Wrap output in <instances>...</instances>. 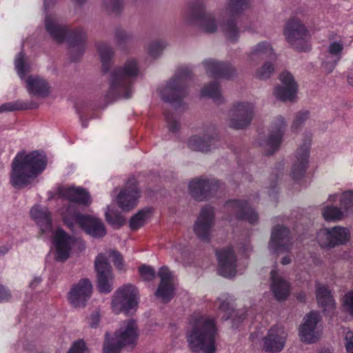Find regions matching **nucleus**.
<instances>
[{"label":"nucleus","instance_id":"1","mask_svg":"<svg viewBox=\"0 0 353 353\" xmlns=\"http://www.w3.org/2000/svg\"><path fill=\"white\" fill-rule=\"evenodd\" d=\"M187 23L197 26L206 33H214L220 27L226 39L234 42L239 37V30L234 19L229 16L223 17L216 21L213 14L206 12V5L203 0H194L190 5V11L183 14Z\"/></svg>","mask_w":353,"mask_h":353},{"label":"nucleus","instance_id":"2","mask_svg":"<svg viewBox=\"0 0 353 353\" xmlns=\"http://www.w3.org/2000/svg\"><path fill=\"white\" fill-rule=\"evenodd\" d=\"M11 167L10 183L15 188L22 189L31 185L45 170L46 158L37 151H21L13 159Z\"/></svg>","mask_w":353,"mask_h":353},{"label":"nucleus","instance_id":"3","mask_svg":"<svg viewBox=\"0 0 353 353\" xmlns=\"http://www.w3.org/2000/svg\"><path fill=\"white\" fill-rule=\"evenodd\" d=\"M139 74V63L134 58H128L122 65L113 68L109 74V88L104 96L105 100L111 102L119 98H130Z\"/></svg>","mask_w":353,"mask_h":353},{"label":"nucleus","instance_id":"4","mask_svg":"<svg viewBox=\"0 0 353 353\" xmlns=\"http://www.w3.org/2000/svg\"><path fill=\"white\" fill-rule=\"evenodd\" d=\"M190 326L187 337L191 350L194 352L201 350L203 353H214V336L216 332L214 320L208 316L194 315L191 318Z\"/></svg>","mask_w":353,"mask_h":353},{"label":"nucleus","instance_id":"5","mask_svg":"<svg viewBox=\"0 0 353 353\" xmlns=\"http://www.w3.org/2000/svg\"><path fill=\"white\" fill-rule=\"evenodd\" d=\"M139 332L137 323L133 320L123 321L115 332L114 336L105 334L103 353H119L125 346L137 343Z\"/></svg>","mask_w":353,"mask_h":353},{"label":"nucleus","instance_id":"6","mask_svg":"<svg viewBox=\"0 0 353 353\" xmlns=\"http://www.w3.org/2000/svg\"><path fill=\"white\" fill-rule=\"evenodd\" d=\"M63 221L70 230H74L77 227H80L94 238L103 237L106 234L104 225L100 219L77 212L74 205H70L63 213Z\"/></svg>","mask_w":353,"mask_h":353},{"label":"nucleus","instance_id":"7","mask_svg":"<svg viewBox=\"0 0 353 353\" xmlns=\"http://www.w3.org/2000/svg\"><path fill=\"white\" fill-rule=\"evenodd\" d=\"M190 77V71L186 66L177 69L174 76L159 88L161 99L171 103L180 101L185 95V82Z\"/></svg>","mask_w":353,"mask_h":353},{"label":"nucleus","instance_id":"8","mask_svg":"<svg viewBox=\"0 0 353 353\" xmlns=\"http://www.w3.org/2000/svg\"><path fill=\"white\" fill-rule=\"evenodd\" d=\"M283 34L288 43L295 50L305 52L310 49L308 31L299 19L292 17L288 21Z\"/></svg>","mask_w":353,"mask_h":353},{"label":"nucleus","instance_id":"9","mask_svg":"<svg viewBox=\"0 0 353 353\" xmlns=\"http://www.w3.org/2000/svg\"><path fill=\"white\" fill-rule=\"evenodd\" d=\"M137 290L132 285L126 284L119 288L112 297V311L115 314L122 312L130 314L137 305Z\"/></svg>","mask_w":353,"mask_h":353},{"label":"nucleus","instance_id":"10","mask_svg":"<svg viewBox=\"0 0 353 353\" xmlns=\"http://www.w3.org/2000/svg\"><path fill=\"white\" fill-rule=\"evenodd\" d=\"M254 114V105L248 101L234 103L229 112L228 125L234 129H243L251 123Z\"/></svg>","mask_w":353,"mask_h":353},{"label":"nucleus","instance_id":"11","mask_svg":"<svg viewBox=\"0 0 353 353\" xmlns=\"http://www.w3.org/2000/svg\"><path fill=\"white\" fill-rule=\"evenodd\" d=\"M350 238V231L342 226L323 228L316 234V240L321 248H332L346 244Z\"/></svg>","mask_w":353,"mask_h":353},{"label":"nucleus","instance_id":"12","mask_svg":"<svg viewBox=\"0 0 353 353\" xmlns=\"http://www.w3.org/2000/svg\"><path fill=\"white\" fill-rule=\"evenodd\" d=\"M286 126V121L283 117L278 116L273 119L270 125L269 136L261 143V146L266 154H272L279 150Z\"/></svg>","mask_w":353,"mask_h":353},{"label":"nucleus","instance_id":"13","mask_svg":"<svg viewBox=\"0 0 353 353\" xmlns=\"http://www.w3.org/2000/svg\"><path fill=\"white\" fill-rule=\"evenodd\" d=\"M214 221V209L209 205L202 208L193 225V231L196 236L202 241H209Z\"/></svg>","mask_w":353,"mask_h":353},{"label":"nucleus","instance_id":"14","mask_svg":"<svg viewBox=\"0 0 353 353\" xmlns=\"http://www.w3.org/2000/svg\"><path fill=\"white\" fill-rule=\"evenodd\" d=\"M310 138H307L295 151L292 157L290 174L294 179L302 177L309 163Z\"/></svg>","mask_w":353,"mask_h":353},{"label":"nucleus","instance_id":"15","mask_svg":"<svg viewBox=\"0 0 353 353\" xmlns=\"http://www.w3.org/2000/svg\"><path fill=\"white\" fill-rule=\"evenodd\" d=\"M95 268L97 272V287L102 293H109L113 287V274L107 257L99 254L95 259Z\"/></svg>","mask_w":353,"mask_h":353},{"label":"nucleus","instance_id":"16","mask_svg":"<svg viewBox=\"0 0 353 353\" xmlns=\"http://www.w3.org/2000/svg\"><path fill=\"white\" fill-rule=\"evenodd\" d=\"M92 285L88 279H81L68 292V299L74 307H83L91 297Z\"/></svg>","mask_w":353,"mask_h":353},{"label":"nucleus","instance_id":"17","mask_svg":"<svg viewBox=\"0 0 353 353\" xmlns=\"http://www.w3.org/2000/svg\"><path fill=\"white\" fill-rule=\"evenodd\" d=\"M220 188L219 183L214 179H194L189 183L191 194L198 200L206 199L216 193Z\"/></svg>","mask_w":353,"mask_h":353},{"label":"nucleus","instance_id":"18","mask_svg":"<svg viewBox=\"0 0 353 353\" xmlns=\"http://www.w3.org/2000/svg\"><path fill=\"white\" fill-rule=\"evenodd\" d=\"M292 242L289 230L283 226L275 227L272 232L269 250L276 254L288 252L291 249Z\"/></svg>","mask_w":353,"mask_h":353},{"label":"nucleus","instance_id":"19","mask_svg":"<svg viewBox=\"0 0 353 353\" xmlns=\"http://www.w3.org/2000/svg\"><path fill=\"white\" fill-rule=\"evenodd\" d=\"M319 315L317 312H312L307 314L299 327L301 340L307 343H314L319 338L321 333L317 327Z\"/></svg>","mask_w":353,"mask_h":353},{"label":"nucleus","instance_id":"20","mask_svg":"<svg viewBox=\"0 0 353 353\" xmlns=\"http://www.w3.org/2000/svg\"><path fill=\"white\" fill-rule=\"evenodd\" d=\"M281 85L274 88V95L283 101H292L294 99L297 92V85L291 73L285 71L280 74Z\"/></svg>","mask_w":353,"mask_h":353},{"label":"nucleus","instance_id":"21","mask_svg":"<svg viewBox=\"0 0 353 353\" xmlns=\"http://www.w3.org/2000/svg\"><path fill=\"white\" fill-rule=\"evenodd\" d=\"M288 334L283 327L273 326L263 338V347L268 352H279L285 344Z\"/></svg>","mask_w":353,"mask_h":353},{"label":"nucleus","instance_id":"22","mask_svg":"<svg viewBox=\"0 0 353 353\" xmlns=\"http://www.w3.org/2000/svg\"><path fill=\"white\" fill-rule=\"evenodd\" d=\"M75 241L74 237L68 235L62 229H57L53 236V243L57 251V259L59 261L66 260L70 256Z\"/></svg>","mask_w":353,"mask_h":353},{"label":"nucleus","instance_id":"23","mask_svg":"<svg viewBox=\"0 0 353 353\" xmlns=\"http://www.w3.org/2000/svg\"><path fill=\"white\" fill-rule=\"evenodd\" d=\"M225 209L228 212L234 215L237 219L247 220L250 223H254L258 220L257 214L245 201H230L225 203Z\"/></svg>","mask_w":353,"mask_h":353},{"label":"nucleus","instance_id":"24","mask_svg":"<svg viewBox=\"0 0 353 353\" xmlns=\"http://www.w3.org/2000/svg\"><path fill=\"white\" fill-rule=\"evenodd\" d=\"M59 194L61 197L70 202L67 205V207L62 209L61 214L63 217V213L66 212L67 209L70 205H74L76 209V212H79L77 209L76 203L89 205L91 203L89 194L81 188H63L59 190Z\"/></svg>","mask_w":353,"mask_h":353},{"label":"nucleus","instance_id":"25","mask_svg":"<svg viewBox=\"0 0 353 353\" xmlns=\"http://www.w3.org/2000/svg\"><path fill=\"white\" fill-rule=\"evenodd\" d=\"M158 275L161 279V282L155 294L163 302H168L174 294V276L165 266L160 268Z\"/></svg>","mask_w":353,"mask_h":353},{"label":"nucleus","instance_id":"26","mask_svg":"<svg viewBox=\"0 0 353 353\" xmlns=\"http://www.w3.org/2000/svg\"><path fill=\"white\" fill-rule=\"evenodd\" d=\"M219 274L224 277L230 278L235 276L236 272V257L230 248L221 250L216 252Z\"/></svg>","mask_w":353,"mask_h":353},{"label":"nucleus","instance_id":"27","mask_svg":"<svg viewBox=\"0 0 353 353\" xmlns=\"http://www.w3.org/2000/svg\"><path fill=\"white\" fill-rule=\"evenodd\" d=\"M206 72L215 78L229 79L236 74L235 69L228 63L209 59L203 62Z\"/></svg>","mask_w":353,"mask_h":353},{"label":"nucleus","instance_id":"28","mask_svg":"<svg viewBox=\"0 0 353 353\" xmlns=\"http://www.w3.org/2000/svg\"><path fill=\"white\" fill-rule=\"evenodd\" d=\"M139 197L138 188L133 183L132 187L128 185L124 190L119 192L117 201L123 210L129 211L137 205Z\"/></svg>","mask_w":353,"mask_h":353},{"label":"nucleus","instance_id":"29","mask_svg":"<svg viewBox=\"0 0 353 353\" xmlns=\"http://www.w3.org/2000/svg\"><path fill=\"white\" fill-rule=\"evenodd\" d=\"M30 216L42 233L51 230L52 216L46 207L40 205H34L30 210Z\"/></svg>","mask_w":353,"mask_h":353},{"label":"nucleus","instance_id":"30","mask_svg":"<svg viewBox=\"0 0 353 353\" xmlns=\"http://www.w3.org/2000/svg\"><path fill=\"white\" fill-rule=\"evenodd\" d=\"M276 59V54L272 45L268 41H262L253 46L248 53V61L256 62L261 59Z\"/></svg>","mask_w":353,"mask_h":353},{"label":"nucleus","instance_id":"31","mask_svg":"<svg viewBox=\"0 0 353 353\" xmlns=\"http://www.w3.org/2000/svg\"><path fill=\"white\" fill-rule=\"evenodd\" d=\"M26 89L30 94L46 97L50 94V86L44 79L38 76H29L26 80Z\"/></svg>","mask_w":353,"mask_h":353},{"label":"nucleus","instance_id":"32","mask_svg":"<svg viewBox=\"0 0 353 353\" xmlns=\"http://www.w3.org/2000/svg\"><path fill=\"white\" fill-rule=\"evenodd\" d=\"M271 290L277 300H283L290 293L289 283L279 276L276 270L271 271Z\"/></svg>","mask_w":353,"mask_h":353},{"label":"nucleus","instance_id":"33","mask_svg":"<svg viewBox=\"0 0 353 353\" xmlns=\"http://www.w3.org/2000/svg\"><path fill=\"white\" fill-rule=\"evenodd\" d=\"M45 25L47 32L55 41L61 43L64 41L68 33V29L60 24L54 17L47 16Z\"/></svg>","mask_w":353,"mask_h":353},{"label":"nucleus","instance_id":"34","mask_svg":"<svg viewBox=\"0 0 353 353\" xmlns=\"http://www.w3.org/2000/svg\"><path fill=\"white\" fill-rule=\"evenodd\" d=\"M211 134H204L203 136H193L190 138L188 145V147L195 151L208 152L215 141V133L211 130Z\"/></svg>","mask_w":353,"mask_h":353},{"label":"nucleus","instance_id":"35","mask_svg":"<svg viewBox=\"0 0 353 353\" xmlns=\"http://www.w3.org/2000/svg\"><path fill=\"white\" fill-rule=\"evenodd\" d=\"M316 296L319 305L323 307L325 311H332L335 307V301L331 294L330 290L324 285L316 284Z\"/></svg>","mask_w":353,"mask_h":353},{"label":"nucleus","instance_id":"36","mask_svg":"<svg viewBox=\"0 0 353 353\" xmlns=\"http://www.w3.org/2000/svg\"><path fill=\"white\" fill-rule=\"evenodd\" d=\"M250 6L251 0H228L226 6L221 12V16H229L233 19Z\"/></svg>","mask_w":353,"mask_h":353},{"label":"nucleus","instance_id":"37","mask_svg":"<svg viewBox=\"0 0 353 353\" xmlns=\"http://www.w3.org/2000/svg\"><path fill=\"white\" fill-rule=\"evenodd\" d=\"M330 203L339 201L340 206L345 214H353V192L346 191L341 193H336L329 196Z\"/></svg>","mask_w":353,"mask_h":353},{"label":"nucleus","instance_id":"38","mask_svg":"<svg viewBox=\"0 0 353 353\" xmlns=\"http://www.w3.org/2000/svg\"><path fill=\"white\" fill-rule=\"evenodd\" d=\"M97 50L102 63L103 69L104 71L107 72L109 70L112 59L114 57V50L111 46L105 42L98 43L97 44Z\"/></svg>","mask_w":353,"mask_h":353},{"label":"nucleus","instance_id":"39","mask_svg":"<svg viewBox=\"0 0 353 353\" xmlns=\"http://www.w3.org/2000/svg\"><path fill=\"white\" fill-rule=\"evenodd\" d=\"M232 302V297L228 294H222L216 301L215 306L218 308V315L221 316L223 320L230 318L233 312Z\"/></svg>","mask_w":353,"mask_h":353},{"label":"nucleus","instance_id":"40","mask_svg":"<svg viewBox=\"0 0 353 353\" xmlns=\"http://www.w3.org/2000/svg\"><path fill=\"white\" fill-rule=\"evenodd\" d=\"M86 38L85 30L82 28H77L72 31L69 38V42L73 48L77 47L82 50L85 47Z\"/></svg>","mask_w":353,"mask_h":353},{"label":"nucleus","instance_id":"41","mask_svg":"<svg viewBox=\"0 0 353 353\" xmlns=\"http://www.w3.org/2000/svg\"><path fill=\"white\" fill-rule=\"evenodd\" d=\"M201 94L202 96L212 98L214 101L217 103H219L223 101L220 88L216 83H212L205 85L201 90Z\"/></svg>","mask_w":353,"mask_h":353},{"label":"nucleus","instance_id":"42","mask_svg":"<svg viewBox=\"0 0 353 353\" xmlns=\"http://www.w3.org/2000/svg\"><path fill=\"white\" fill-rule=\"evenodd\" d=\"M345 212L340 208L334 206H326L322 210V215L326 221H336L344 216Z\"/></svg>","mask_w":353,"mask_h":353},{"label":"nucleus","instance_id":"43","mask_svg":"<svg viewBox=\"0 0 353 353\" xmlns=\"http://www.w3.org/2000/svg\"><path fill=\"white\" fill-rule=\"evenodd\" d=\"M150 210H143L133 216L130 221V226L132 230H137L142 227L149 217Z\"/></svg>","mask_w":353,"mask_h":353},{"label":"nucleus","instance_id":"44","mask_svg":"<svg viewBox=\"0 0 353 353\" xmlns=\"http://www.w3.org/2000/svg\"><path fill=\"white\" fill-rule=\"evenodd\" d=\"M274 71V67L271 61L264 63L255 72V77L261 80L269 79Z\"/></svg>","mask_w":353,"mask_h":353},{"label":"nucleus","instance_id":"45","mask_svg":"<svg viewBox=\"0 0 353 353\" xmlns=\"http://www.w3.org/2000/svg\"><path fill=\"white\" fill-rule=\"evenodd\" d=\"M167 45V42L164 40L154 41L148 45V52L151 57H156L161 53Z\"/></svg>","mask_w":353,"mask_h":353},{"label":"nucleus","instance_id":"46","mask_svg":"<svg viewBox=\"0 0 353 353\" xmlns=\"http://www.w3.org/2000/svg\"><path fill=\"white\" fill-rule=\"evenodd\" d=\"M28 108H30V107L27 103L22 101H17L14 102H9L2 104L0 106V113L19 110H26Z\"/></svg>","mask_w":353,"mask_h":353},{"label":"nucleus","instance_id":"47","mask_svg":"<svg viewBox=\"0 0 353 353\" xmlns=\"http://www.w3.org/2000/svg\"><path fill=\"white\" fill-rule=\"evenodd\" d=\"M105 215L107 221L112 225L121 226L125 222L123 216L119 214L112 212L110 207H108Z\"/></svg>","mask_w":353,"mask_h":353},{"label":"nucleus","instance_id":"48","mask_svg":"<svg viewBox=\"0 0 353 353\" xmlns=\"http://www.w3.org/2000/svg\"><path fill=\"white\" fill-rule=\"evenodd\" d=\"M343 49V45L341 42L334 41L329 45L327 53L333 56L334 59L340 60Z\"/></svg>","mask_w":353,"mask_h":353},{"label":"nucleus","instance_id":"49","mask_svg":"<svg viewBox=\"0 0 353 353\" xmlns=\"http://www.w3.org/2000/svg\"><path fill=\"white\" fill-rule=\"evenodd\" d=\"M103 6L107 11L118 13L123 7V0H103Z\"/></svg>","mask_w":353,"mask_h":353},{"label":"nucleus","instance_id":"50","mask_svg":"<svg viewBox=\"0 0 353 353\" xmlns=\"http://www.w3.org/2000/svg\"><path fill=\"white\" fill-rule=\"evenodd\" d=\"M14 64L18 74L21 78L24 77L26 73L28 72V68L25 65L24 54L23 52H20L17 54L15 58Z\"/></svg>","mask_w":353,"mask_h":353},{"label":"nucleus","instance_id":"51","mask_svg":"<svg viewBox=\"0 0 353 353\" xmlns=\"http://www.w3.org/2000/svg\"><path fill=\"white\" fill-rule=\"evenodd\" d=\"M101 254L107 257L108 263L110 259H112L114 265L118 269L121 270L123 268V259L121 254L119 252L112 250L106 252L105 253Z\"/></svg>","mask_w":353,"mask_h":353},{"label":"nucleus","instance_id":"52","mask_svg":"<svg viewBox=\"0 0 353 353\" xmlns=\"http://www.w3.org/2000/svg\"><path fill=\"white\" fill-rule=\"evenodd\" d=\"M343 307L347 313L353 316V290L347 292L343 299Z\"/></svg>","mask_w":353,"mask_h":353},{"label":"nucleus","instance_id":"53","mask_svg":"<svg viewBox=\"0 0 353 353\" xmlns=\"http://www.w3.org/2000/svg\"><path fill=\"white\" fill-rule=\"evenodd\" d=\"M339 61L334 59L333 56L326 52L323 60V68L326 72L330 73L333 71Z\"/></svg>","mask_w":353,"mask_h":353},{"label":"nucleus","instance_id":"54","mask_svg":"<svg viewBox=\"0 0 353 353\" xmlns=\"http://www.w3.org/2000/svg\"><path fill=\"white\" fill-rule=\"evenodd\" d=\"M165 117L168 123V128L172 132H176L179 130L180 124L176 117L171 113H165Z\"/></svg>","mask_w":353,"mask_h":353},{"label":"nucleus","instance_id":"55","mask_svg":"<svg viewBox=\"0 0 353 353\" xmlns=\"http://www.w3.org/2000/svg\"><path fill=\"white\" fill-rule=\"evenodd\" d=\"M309 117V112L307 111H302L298 112L293 121L292 128L293 130H297L307 119Z\"/></svg>","mask_w":353,"mask_h":353},{"label":"nucleus","instance_id":"56","mask_svg":"<svg viewBox=\"0 0 353 353\" xmlns=\"http://www.w3.org/2000/svg\"><path fill=\"white\" fill-rule=\"evenodd\" d=\"M139 272L143 279L146 281L152 280L155 276L154 270L150 266L142 265L139 268Z\"/></svg>","mask_w":353,"mask_h":353},{"label":"nucleus","instance_id":"57","mask_svg":"<svg viewBox=\"0 0 353 353\" xmlns=\"http://www.w3.org/2000/svg\"><path fill=\"white\" fill-rule=\"evenodd\" d=\"M86 347L84 341L82 340L74 342L70 348L68 353H85Z\"/></svg>","mask_w":353,"mask_h":353},{"label":"nucleus","instance_id":"58","mask_svg":"<svg viewBox=\"0 0 353 353\" xmlns=\"http://www.w3.org/2000/svg\"><path fill=\"white\" fill-rule=\"evenodd\" d=\"M118 43H126L132 39V35L123 30H117L115 33Z\"/></svg>","mask_w":353,"mask_h":353},{"label":"nucleus","instance_id":"59","mask_svg":"<svg viewBox=\"0 0 353 353\" xmlns=\"http://www.w3.org/2000/svg\"><path fill=\"white\" fill-rule=\"evenodd\" d=\"M88 322L90 327L92 328H96L99 326L100 322V314L98 312H92L89 318L88 319Z\"/></svg>","mask_w":353,"mask_h":353},{"label":"nucleus","instance_id":"60","mask_svg":"<svg viewBox=\"0 0 353 353\" xmlns=\"http://www.w3.org/2000/svg\"><path fill=\"white\" fill-rule=\"evenodd\" d=\"M345 339L346 341L347 353H353V332L348 330L345 332Z\"/></svg>","mask_w":353,"mask_h":353},{"label":"nucleus","instance_id":"61","mask_svg":"<svg viewBox=\"0 0 353 353\" xmlns=\"http://www.w3.org/2000/svg\"><path fill=\"white\" fill-rule=\"evenodd\" d=\"M11 298L10 291L3 285H0V302L7 301Z\"/></svg>","mask_w":353,"mask_h":353},{"label":"nucleus","instance_id":"62","mask_svg":"<svg viewBox=\"0 0 353 353\" xmlns=\"http://www.w3.org/2000/svg\"><path fill=\"white\" fill-rule=\"evenodd\" d=\"M347 81L350 85H353V63L348 71Z\"/></svg>","mask_w":353,"mask_h":353},{"label":"nucleus","instance_id":"63","mask_svg":"<svg viewBox=\"0 0 353 353\" xmlns=\"http://www.w3.org/2000/svg\"><path fill=\"white\" fill-rule=\"evenodd\" d=\"M41 281V279L40 277H35L30 283V287L32 288H34L39 284Z\"/></svg>","mask_w":353,"mask_h":353},{"label":"nucleus","instance_id":"64","mask_svg":"<svg viewBox=\"0 0 353 353\" xmlns=\"http://www.w3.org/2000/svg\"><path fill=\"white\" fill-rule=\"evenodd\" d=\"M290 262H291V259L288 256H285L283 257V259H281V263L283 265H288Z\"/></svg>","mask_w":353,"mask_h":353}]
</instances>
